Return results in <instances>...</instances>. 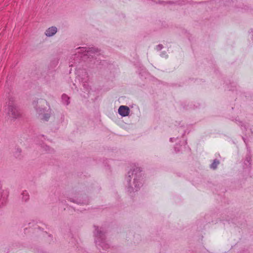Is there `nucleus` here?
Returning <instances> with one entry per match:
<instances>
[{
  "mask_svg": "<svg viewBox=\"0 0 253 253\" xmlns=\"http://www.w3.org/2000/svg\"><path fill=\"white\" fill-rule=\"evenodd\" d=\"M22 199L23 201L26 202L29 198V195L27 191H24L21 193Z\"/></svg>",
  "mask_w": 253,
  "mask_h": 253,
  "instance_id": "1a4fd4ad",
  "label": "nucleus"
},
{
  "mask_svg": "<svg viewBox=\"0 0 253 253\" xmlns=\"http://www.w3.org/2000/svg\"><path fill=\"white\" fill-rule=\"evenodd\" d=\"M219 164V162L218 160H214L213 163L211 165V168L215 169Z\"/></svg>",
  "mask_w": 253,
  "mask_h": 253,
  "instance_id": "9d476101",
  "label": "nucleus"
},
{
  "mask_svg": "<svg viewBox=\"0 0 253 253\" xmlns=\"http://www.w3.org/2000/svg\"><path fill=\"white\" fill-rule=\"evenodd\" d=\"M78 53H84L86 52L87 54L86 55H90L91 53H94L98 52V49L91 47H80L77 49Z\"/></svg>",
  "mask_w": 253,
  "mask_h": 253,
  "instance_id": "39448f33",
  "label": "nucleus"
},
{
  "mask_svg": "<svg viewBox=\"0 0 253 253\" xmlns=\"http://www.w3.org/2000/svg\"><path fill=\"white\" fill-rule=\"evenodd\" d=\"M6 112L8 115L11 118L16 119L21 115V112L19 108L13 103L8 105Z\"/></svg>",
  "mask_w": 253,
  "mask_h": 253,
  "instance_id": "7ed1b4c3",
  "label": "nucleus"
},
{
  "mask_svg": "<svg viewBox=\"0 0 253 253\" xmlns=\"http://www.w3.org/2000/svg\"><path fill=\"white\" fill-rule=\"evenodd\" d=\"M45 150L48 152H50L52 151V150H50V148L47 146H45Z\"/></svg>",
  "mask_w": 253,
  "mask_h": 253,
  "instance_id": "f8f14e48",
  "label": "nucleus"
},
{
  "mask_svg": "<svg viewBox=\"0 0 253 253\" xmlns=\"http://www.w3.org/2000/svg\"><path fill=\"white\" fill-rule=\"evenodd\" d=\"M141 171L139 168L136 167L132 171L128 172V177L127 181L128 183V191L130 192H136L138 190L142 185L141 182L138 181L137 178L140 177V172ZM139 180V179H138Z\"/></svg>",
  "mask_w": 253,
  "mask_h": 253,
  "instance_id": "f257e3e1",
  "label": "nucleus"
},
{
  "mask_svg": "<svg viewBox=\"0 0 253 253\" xmlns=\"http://www.w3.org/2000/svg\"><path fill=\"white\" fill-rule=\"evenodd\" d=\"M62 100L63 103L66 105H68L70 103L69 97L66 94L62 95Z\"/></svg>",
  "mask_w": 253,
  "mask_h": 253,
  "instance_id": "6e6552de",
  "label": "nucleus"
},
{
  "mask_svg": "<svg viewBox=\"0 0 253 253\" xmlns=\"http://www.w3.org/2000/svg\"><path fill=\"white\" fill-rule=\"evenodd\" d=\"M33 105L37 114L41 117V119L47 121L50 117L51 110L47 104V102L41 99L34 102Z\"/></svg>",
  "mask_w": 253,
  "mask_h": 253,
  "instance_id": "f03ea898",
  "label": "nucleus"
},
{
  "mask_svg": "<svg viewBox=\"0 0 253 253\" xmlns=\"http://www.w3.org/2000/svg\"><path fill=\"white\" fill-rule=\"evenodd\" d=\"M57 32V28L55 26H52L48 28L44 32L47 37H52Z\"/></svg>",
  "mask_w": 253,
  "mask_h": 253,
  "instance_id": "0eeeda50",
  "label": "nucleus"
},
{
  "mask_svg": "<svg viewBox=\"0 0 253 253\" xmlns=\"http://www.w3.org/2000/svg\"><path fill=\"white\" fill-rule=\"evenodd\" d=\"M162 48H163V45L162 44H159L156 47V49L158 50H160L161 49H162Z\"/></svg>",
  "mask_w": 253,
  "mask_h": 253,
  "instance_id": "9b49d317",
  "label": "nucleus"
},
{
  "mask_svg": "<svg viewBox=\"0 0 253 253\" xmlns=\"http://www.w3.org/2000/svg\"><path fill=\"white\" fill-rule=\"evenodd\" d=\"M94 235L95 236V242L96 243L101 242V241L104 240V234L102 233L101 229L99 228L98 227L95 226V231H94ZM102 243H99V245H100L101 246L102 245L101 244Z\"/></svg>",
  "mask_w": 253,
  "mask_h": 253,
  "instance_id": "20e7f679",
  "label": "nucleus"
},
{
  "mask_svg": "<svg viewBox=\"0 0 253 253\" xmlns=\"http://www.w3.org/2000/svg\"><path fill=\"white\" fill-rule=\"evenodd\" d=\"M118 113L122 117L127 116L129 113V109L126 106L122 105L119 108Z\"/></svg>",
  "mask_w": 253,
  "mask_h": 253,
  "instance_id": "423d86ee",
  "label": "nucleus"
},
{
  "mask_svg": "<svg viewBox=\"0 0 253 253\" xmlns=\"http://www.w3.org/2000/svg\"><path fill=\"white\" fill-rule=\"evenodd\" d=\"M84 76H86V77L87 78V76L86 73L85 72H84Z\"/></svg>",
  "mask_w": 253,
  "mask_h": 253,
  "instance_id": "ddd939ff",
  "label": "nucleus"
}]
</instances>
